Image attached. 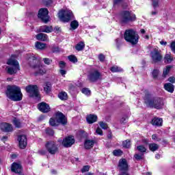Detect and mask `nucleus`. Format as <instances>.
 <instances>
[{"instance_id": "60", "label": "nucleus", "mask_w": 175, "mask_h": 175, "mask_svg": "<svg viewBox=\"0 0 175 175\" xmlns=\"http://www.w3.org/2000/svg\"><path fill=\"white\" fill-rule=\"evenodd\" d=\"M53 53H58V51H59V48L58 47H53L52 49Z\"/></svg>"}, {"instance_id": "51", "label": "nucleus", "mask_w": 175, "mask_h": 175, "mask_svg": "<svg viewBox=\"0 0 175 175\" xmlns=\"http://www.w3.org/2000/svg\"><path fill=\"white\" fill-rule=\"evenodd\" d=\"M116 46L118 50H120V47L121 46V40L120 38H118L116 40Z\"/></svg>"}, {"instance_id": "39", "label": "nucleus", "mask_w": 175, "mask_h": 175, "mask_svg": "<svg viewBox=\"0 0 175 175\" xmlns=\"http://www.w3.org/2000/svg\"><path fill=\"white\" fill-rule=\"evenodd\" d=\"M137 150L139 151V152H146V151H147V148L143 145L137 146Z\"/></svg>"}, {"instance_id": "40", "label": "nucleus", "mask_w": 175, "mask_h": 175, "mask_svg": "<svg viewBox=\"0 0 175 175\" xmlns=\"http://www.w3.org/2000/svg\"><path fill=\"white\" fill-rule=\"evenodd\" d=\"M45 132L46 135H49V136H54V130L51 128L46 129Z\"/></svg>"}, {"instance_id": "13", "label": "nucleus", "mask_w": 175, "mask_h": 175, "mask_svg": "<svg viewBox=\"0 0 175 175\" xmlns=\"http://www.w3.org/2000/svg\"><path fill=\"white\" fill-rule=\"evenodd\" d=\"M56 122L62 125H66L68 124V119L62 112H57L55 114Z\"/></svg>"}, {"instance_id": "32", "label": "nucleus", "mask_w": 175, "mask_h": 175, "mask_svg": "<svg viewBox=\"0 0 175 175\" xmlns=\"http://www.w3.org/2000/svg\"><path fill=\"white\" fill-rule=\"evenodd\" d=\"M79 28V22L77 21H72L70 23V29L72 31H75V29H77Z\"/></svg>"}, {"instance_id": "49", "label": "nucleus", "mask_w": 175, "mask_h": 175, "mask_svg": "<svg viewBox=\"0 0 175 175\" xmlns=\"http://www.w3.org/2000/svg\"><path fill=\"white\" fill-rule=\"evenodd\" d=\"M159 3V0H152V6L155 9V8H158Z\"/></svg>"}, {"instance_id": "1", "label": "nucleus", "mask_w": 175, "mask_h": 175, "mask_svg": "<svg viewBox=\"0 0 175 175\" xmlns=\"http://www.w3.org/2000/svg\"><path fill=\"white\" fill-rule=\"evenodd\" d=\"M145 96L144 97V103L146 105L147 107H150L151 109H162L163 107V99L160 97H152V95L150 94V92L146 90L144 92Z\"/></svg>"}, {"instance_id": "48", "label": "nucleus", "mask_w": 175, "mask_h": 175, "mask_svg": "<svg viewBox=\"0 0 175 175\" xmlns=\"http://www.w3.org/2000/svg\"><path fill=\"white\" fill-rule=\"evenodd\" d=\"M100 128H102L103 129H107V124L103 122H100L99 123Z\"/></svg>"}, {"instance_id": "38", "label": "nucleus", "mask_w": 175, "mask_h": 175, "mask_svg": "<svg viewBox=\"0 0 175 175\" xmlns=\"http://www.w3.org/2000/svg\"><path fill=\"white\" fill-rule=\"evenodd\" d=\"M122 146L123 147H124V148H129V147H131V140L126 139L122 143Z\"/></svg>"}, {"instance_id": "21", "label": "nucleus", "mask_w": 175, "mask_h": 175, "mask_svg": "<svg viewBox=\"0 0 175 175\" xmlns=\"http://www.w3.org/2000/svg\"><path fill=\"white\" fill-rule=\"evenodd\" d=\"M86 120L88 124H94V122L98 121V116L96 115L90 114L87 116Z\"/></svg>"}, {"instance_id": "53", "label": "nucleus", "mask_w": 175, "mask_h": 175, "mask_svg": "<svg viewBox=\"0 0 175 175\" xmlns=\"http://www.w3.org/2000/svg\"><path fill=\"white\" fill-rule=\"evenodd\" d=\"M128 121V116H124L121 120L120 122L121 124H125Z\"/></svg>"}, {"instance_id": "63", "label": "nucleus", "mask_w": 175, "mask_h": 175, "mask_svg": "<svg viewBox=\"0 0 175 175\" xmlns=\"http://www.w3.org/2000/svg\"><path fill=\"white\" fill-rule=\"evenodd\" d=\"M1 140L2 142H6V140H8V136H3Z\"/></svg>"}, {"instance_id": "26", "label": "nucleus", "mask_w": 175, "mask_h": 175, "mask_svg": "<svg viewBox=\"0 0 175 175\" xmlns=\"http://www.w3.org/2000/svg\"><path fill=\"white\" fill-rule=\"evenodd\" d=\"M15 128H23V124L20 119H17L16 118H14L12 121Z\"/></svg>"}, {"instance_id": "42", "label": "nucleus", "mask_w": 175, "mask_h": 175, "mask_svg": "<svg viewBox=\"0 0 175 175\" xmlns=\"http://www.w3.org/2000/svg\"><path fill=\"white\" fill-rule=\"evenodd\" d=\"M68 59L70 61V62H73L74 64L77 62V57L73 55L68 56Z\"/></svg>"}, {"instance_id": "55", "label": "nucleus", "mask_w": 175, "mask_h": 175, "mask_svg": "<svg viewBox=\"0 0 175 175\" xmlns=\"http://www.w3.org/2000/svg\"><path fill=\"white\" fill-rule=\"evenodd\" d=\"M96 133L102 136V135H103V131L100 129V128H97V129L96 130Z\"/></svg>"}, {"instance_id": "25", "label": "nucleus", "mask_w": 175, "mask_h": 175, "mask_svg": "<svg viewBox=\"0 0 175 175\" xmlns=\"http://www.w3.org/2000/svg\"><path fill=\"white\" fill-rule=\"evenodd\" d=\"M163 122L162 118H154L152 120L151 124L156 126H161Z\"/></svg>"}, {"instance_id": "11", "label": "nucleus", "mask_w": 175, "mask_h": 175, "mask_svg": "<svg viewBox=\"0 0 175 175\" xmlns=\"http://www.w3.org/2000/svg\"><path fill=\"white\" fill-rule=\"evenodd\" d=\"M28 64L33 68V69H36V68L40 67V62L38 59V57L33 55H30L28 57Z\"/></svg>"}, {"instance_id": "16", "label": "nucleus", "mask_w": 175, "mask_h": 175, "mask_svg": "<svg viewBox=\"0 0 175 175\" xmlns=\"http://www.w3.org/2000/svg\"><path fill=\"white\" fill-rule=\"evenodd\" d=\"M18 141L19 143L20 148L24 149L25 148V147H27V144H28V143L27 142V136L24 135H19L18 137Z\"/></svg>"}, {"instance_id": "57", "label": "nucleus", "mask_w": 175, "mask_h": 175, "mask_svg": "<svg viewBox=\"0 0 175 175\" xmlns=\"http://www.w3.org/2000/svg\"><path fill=\"white\" fill-rule=\"evenodd\" d=\"M38 152L40 154V155H46V154H47V151L45 150H40L38 151Z\"/></svg>"}, {"instance_id": "37", "label": "nucleus", "mask_w": 175, "mask_h": 175, "mask_svg": "<svg viewBox=\"0 0 175 175\" xmlns=\"http://www.w3.org/2000/svg\"><path fill=\"white\" fill-rule=\"evenodd\" d=\"M34 69H36L37 70V73L40 74V75H44V73L46 72L44 69H43V66H42V64H40V68H34Z\"/></svg>"}, {"instance_id": "31", "label": "nucleus", "mask_w": 175, "mask_h": 175, "mask_svg": "<svg viewBox=\"0 0 175 175\" xmlns=\"http://www.w3.org/2000/svg\"><path fill=\"white\" fill-rule=\"evenodd\" d=\"M84 47H85V44L83 42H80L75 46V49L77 51H81L84 50Z\"/></svg>"}, {"instance_id": "50", "label": "nucleus", "mask_w": 175, "mask_h": 175, "mask_svg": "<svg viewBox=\"0 0 175 175\" xmlns=\"http://www.w3.org/2000/svg\"><path fill=\"white\" fill-rule=\"evenodd\" d=\"M88 170H90V166L85 165L83 167L81 172H82V173H85V172H88Z\"/></svg>"}, {"instance_id": "17", "label": "nucleus", "mask_w": 175, "mask_h": 175, "mask_svg": "<svg viewBox=\"0 0 175 175\" xmlns=\"http://www.w3.org/2000/svg\"><path fill=\"white\" fill-rule=\"evenodd\" d=\"M38 109L42 113H49L50 111V105L46 103H40L38 104Z\"/></svg>"}, {"instance_id": "28", "label": "nucleus", "mask_w": 175, "mask_h": 175, "mask_svg": "<svg viewBox=\"0 0 175 175\" xmlns=\"http://www.w3.org/2000/svg\"><path fill=\"white\" fill-rule=\"evenodd\" d=\"M35 46L38 50H44V49H46V44L40 42H36Z\"/></svg>"}, {"instance_id": "64", "label": "nucleus", "mask_w": 175, "mask_h": 175, "mask_svg": "<svg viewBox=\"0 0 175 175\" xmlns=\"http://www.w3.org/2000/svg\"><path fill=\"white\" fill-rule=\"evenodd\" d=\"M152 138L153 140H158V137H157V135H155V134L152 135Z\"/></svg>"}, {"instance_id": "6", "label": "nucleus", "mask_w": 175, "mask_h": 175, "mask_svg": "<svg viewBox=\"0 0 175 175\" xmlns=\"http://www.w3.org/2000/svg\"><path fill=\"white\" fill-rule=\"evenodd\" d=\"M58 17L61 21L63 23H69L70 20L75 18L73 15V12L71 10H61L58 13Z\"/></svg>"}, {"instance_id": "12", "label": "nucleus", "mask_w": 175, "mask_h": 175, "mask_svg": "<svg viewBox=\"0 0 175 175\" xmlns=\"http://www.w3.org/2000/svg\"><path fill=\"white\" fill-rule=\"evenodd\" d=\"M88 79L92 83H95V81H98L100 79H102V74H100L98 70H92L88 76Z\"/></svg>"}, {"instance_id": "27", "label": "nucleus", "mask_w": 175, "mask_h": 175, "mask_svg": "<svg viewBox=\"0 0 175 175\" xmlns=\"http://www.w3.org/2000/svg\"><path fill=\"white\" fill-rule=\"evenodd\" d=\"M58 98L61 100H68V94L65 92H61L58 94Z\"/></svg>"}, {"instance_id": "36", "label": "nucleus", "mask_w": 175, "mask_h": 175, "mask_svg": "<svg viewBox=\"0 0 175 175\" xmlns=\"http://www.w3.org/2000/svg\"><path fill=\"white\" fill-rule=\"evenodd\" d=\"M111 72H113V73H116L117 72H122V68L117 66H113L110 68Z\"/></svg>"}, {"instance_id": "44", "label": "nucleus", "mask_w": 175, "mask_h": 175, "mask_svg": "<svg viewBox=\"0 0 175 175\" xmlns=\"http://www.w3.org/2000/svg\"><path fill=\"white\" fill-rule=\"evenodd\" d=\"M42 61H44V63L46 65H50V64H51V62H53V60L49 58H43Z\"/></svg>"}, {"instance_id": "15", "label": "nucleus", "mask_w": 175, "mask_h": 175, "mask_svg": "<svg viewBox=\"0 0 175 175\" xmlns=\"http://www.w3.org/2000/svg\"><path fill=\"white\" fill-rule=\"evenodd\" d=\"M118 167L119 172H124L129 170V165H128V161L125 159H122L119 161Z\"/></svg>"}, {"instance_id": "29", "label": "nucleus", "mask_w": 175, "mask_h": 175, "mask_svg": "<svg viewBox=\"0 0 175 175\" xmlns=\"http://www.w3.org/2000/svg\"><path fill=\"white\" fill-rule=\"evenodd\" d=\"M172 61H173V57H172V55L169 53L165 54L164 57V62L165 64H171Z\"/></svg>"}, {"instance_id": "34", "label": "nucleus", "mask_w": 175, "mask_h": 175, "mask_svg": "<svg viewBox=\"0 0 175 175\" xmlns=\"http://www.w3.org/2000/svg\"><path fill=\"white\" fill-rule=\"evenodd\" d=\"M170 69H172L171 66H167L165 68L163 69V77H166V76H167V75L170 72Z\"/></svg>"}, {"instance_id": "46", "label": "nucleus", "mask_w": 175, "mask_h": 175, "mask_svg": "<svg viewBox=\"0 0 175 175\" xmlns=\"http://www.w3.org/2000/svg\"><path fill=\"white\" fill-rule=\"evenodd\" d=\"M143 157H144L143 154H135V158L137 161H140V160L143 159Z\"/></svg>"}, {"instance_id": "33", "label": "nucleus", "mask_w": 175, "mask_h": 175, "mask_svg": "<svg viewBox=\"0 0 175 175\" xmlns=\"http://www.w3.org/2000/svg\"><path fill=\"white\" fill-rule=\"evenodd\" d=\"M159 148V145L157 144H149V149L150 150V151H152L153 152L154 151H157Z\"/></svg>"}, {"instance_id": "54", "label": "nucleus", "mask_w": 175, "mask_h": 175, "mask_svg": "<svg viewBox=\"0 0 175 175\" xmlns=\"http://www.w3.org/2000/svg\"><path fill=\"white\" fill-rule=\"evenodd\" d=\"M105 57L102 53L98 55V59L100 61V62H103V61H105Z\"/></svg>"}, {"instance_id": "43", "label": "nucleus", "mask_w": 175, "mask_h": 175, "mask_svg": "<svg viewBox=\"0 0 175 175\" xmlns=\"http://www.w3.org/2000/svg\"><path fill=\"white\" fill-rule=\"evenodd\" d=\"M152 75L153 79H158V76L159 75V70L157 69L154 70L152 71Z\"/></svg>"}, {"instance_id": "62", "label": "nucleus", "mask_w": 175, "mask_h": 175, "mask_svg": "<svg viewBox=\"0 0 175 175\" xmlns=\"http://www.w3.org/2000/svg\"><path fill=\"white\" fill-rule=\"evenodd\" d=\"M160 44H161V46H166V44H167V42H165L163 40H161L160 42Z\"/></svg>"}, {"instance_id": "24", "label": "nucleus", "mask_w": 175, "mask_h": 175, "mask_svg": "<svg viewBox=\"0 0 175 175\" xmlns=\"http://www.w3.org/2000/svg\"><path fill=\"white\" fill-rule=\"evenodd\" d=\"M164 88L165 91H167L171 94H173V92H174V85L170 83H165L164 85Z\"/></svg>"}, {"instance_id": "56", "label": "nucleus", "mask_w": 175, "mask_h": 175, "mask_svg": "<svg viewBox=\"0 0 175 175\" xmlns=\"http://www.w3.org/2000/svg\"><path fill=\"white\" fill-rule=\"evenodd\" d=\"M168 81L170 83H172V84L175 83V77H171L168 79Z\"/></svg>"}, {"instance_id": "61", "label": "nucleus", "mask_w": 175, "mask_h": 175, "mask_svg": "<svg viewBox=\"0 0 175 175\" xmlns=\"http://www.w3.org/2000/svg\"><path fill=\"white\" fill-rule=\"evenodd\" d=\"M60 74L62 76H64V75H66V71L64 70L61 69L60 70Z\"/></svg>"}, {"instance_id": "59", "label": "nucleus", "mask_w": 175, "mask_h": 175, "mask_svg": "<svg viewBox=\"0 0 175 175\" xmlns=\"http://www.w3.org/2000/svg\"><path fill=\"white\" fill-rule=\"evenodd\" d=\"M121 2H122V0H114L113 5H119Z\"/></svg>"}, {"instance_id": "22", "label": "nucleus", "mask_w": 175, "mask_h": 175, "mask_svg": "<svg viewBox=\"0 0 175 175\" xmlns=\"http://www.w3.org/2000/svg\"><path fill=\"white\" fill-rule=\"evenodd\" d=\"M39 31L40 32H45L46 33H50L53 32V27L47 25L41 26Z\"/></svg>"}, {"instance_id": "8", "label": "nucleus", "mask_w": 175, "mask_h": 175, "mask_svg": "<svg viewBox=\"0 0 175 175\" xmlns=\"http://www.w3.org/2000/svg\"><path fill=\"white\" fill-rule=\"evenodd\" d=\"M46 150L51 155H55L58 152V146L54 141H49L45 144Z\"/></svg>"}, {"instance_id": "47", "label": "nucleus", "mask_w": 175, "mask_h": 175, "mask_svg": "<svg viewBox=\"0 0 175 175\" xmlns=\"http://www.w3.org/2000/svg\"><path fill=\"white\" fill-rule=\"evenodd\" d=\"M59 66L60 69H64L65 68V66H66V63H65V62H64V61H61L59 63Z\"/></svg>"}, {"instance_id": "4", "label": "nucleus", "mask_w": 175, "mask_h": 175, "mask_svg": "<svg viewBox=\"0 0 175 175\" xmlns=\"http://www.w3.org/2000/svg\"><path fill=\"white\" fill-rule=\"evenodd\" d=\"M139 34L135 30L130 29H127L124 32V40L126 42L131 43L133 46L137 44L139 42Z\"/></svg>"}, {"instance_id": "10", "label": "nucleus", "mask_w": 175, "mask_h": 175, "mask_svg": "<svg viewBox=\"0 0 175 175\" xmlns=\"http://www.w3.org/2000/svg\"><path fill=\"white\" fill-rule=\"evenodd\" d=\"M38 18H40L43 23L47 24L50 20V16H49V10L47 8H41L38 11Z\"/></svg>"}, {"instance_id": "7", "label": "nucleus", "mask_w": 175, "mask_h": 175, "mask_svg": "<svg viewBox=\"0 0 175 175\" xmlns=\"http://www.w3.org/2000/svg\"><path fill=\"white\" fill-rule=\"evenodd\" d=\"M30 98H39V88L36 85H29L25 88Z\"/></svg>"}, {"instance_id": "52", "label": "nucleus", "mask_w": 175, "mask_h": 175, "mask_svg": "<svg viewBox=\"0 0 175 175\" xmlns=\"http://www.w3.org/2000/svg\"><path fill=\"white\" fill-rule=\"evenodd\" d=\"M172 51L175 54V41L172 42L170 44Z\"/></svg>"}, {"instance_id": "23", "label": "nucleus", "mask_w": 175, "mask_h": 175, "mask_svg": "<svg viewBox=\"0 0 175 175\" xmlns=\"http://www.w3.org/2000/svg\"><path fill=\"white\" fill-rule=\"evenodd\" d=\"M94 144H95V140L88 139L85 142L84 146L86 150H90L94 147Z\"/></svg>"}, {"instance_id": "2", "label": "nucleus", "mask_w": 175, "mask_h": 175, "mask_svg": "<svg viewBox=\"0 0 175 175\" xmlns=\"http://www.w3.org/2000/svg\"><path fill=\"white\" fill-rule=\"evenodd\" d=\"M5 95L8 99L13 100L14 102H20V100H23L21 88L16 85H10L7 86Z\"/></svg>"}, {"instance_id": "58", "label": "nucleus", "mask_w": 175, "mask_h": 175, "mask_svg": "<svg viewBox=\"0 0 175 175\" xmlns=\"http://www.w3.org/2000/svg\"><path fill=\"white\" fill-rule=\"evenodd\" d=\"M118 175H129V173H128V171H120Z\"/></svg>"}, {"instance_id": "19", "label": "nucleus", "mask_w": 175, "mask_h": 175, "mask_svg": "<svg viewBox=\"0 0 175 175\" xmlns=\"http://www.w3.org/2000/svg\"><path fill=\"white\" fill-rule=\"evenodd\" d=\"M0 129L3 131V132H12L13 126L12 124L8 123H1L0 125Z\"/></svg>"}, {"instance_id": "14", "label": "nucleus", "mask_w": 175, "mask_h": 175, "mask_svg": "<svg viewBox=\"0 0 175 175\" xmlns=\"http://www.w3.org/2000/svg\"><path fill=\"white\" fill-rule=\"evenodd\" d=\"M75 137L68 136L63 139L62 144L64 147H66V148H69V147H72V146L75 144Z\"/></svg>"}, {"instance_id": "30", "label": "nucleus", "mask_w": 175, "mask_h": 175, "mask_svg": "<svg viewBox=\"0 0 175 175\" xmlns=\"http://www.w3.org/2000/svg\"><path fill=\"white\" fill-rule=\"evenodd\" d=\"M44 91L46 92V94H49L50 91H51V83L50 82H46L44 85Z\"/></svg>"}, {"instance_id": "41", "label": "nucleus", "mask_w": 175, "mask_h": 175, "mask_svg": "<svg viewBox=\"0 0 175 175\" xmlns=\"http://www.w3.org/2000/svg\"><path fill=\"white\" fill-rule=\"evenodd\" d=\"M113 154L115 157H121L122 155V151L121 150H115L113 152Z\"/></svg>"}, {"instance_id": "45", "label": "nucleus", "mask_w": 175, "mask_h": 175, "mask_svg": "<svg viewBox=\"0 0 175 175\" xmlns=\"http://www.w3.org/2000/svg\"><path fill=\"white\" fill-rule=\"evenodd\" d=\"M81 92L82 94H85V95H90L91 94V91L88 88H83Z\"/></svg>"}, {"instance_id": "9", "label": "nucleus", "mask_w": 175, "mask_h": 175, "mask_svg": "<svg viewBox=\"0 0 175 175\" xmlns=\"http://www.w3.org/2000/svg\"><path fill=\"white\" fill-rule=\"evenodd\" d=\"M150 56L152 58V64H158L163 59V56L162 53L158 49H154L150 52Z\"/></svg>"}, {"instance_id": "35", "label": "nucleus", "mask_w": 175, "mask_h": 175, "mask_svg": "<svg viewBox=\"0 0 175 175\" xmlns=\"http://www.w3.org/2000/svg\"><path fill=\"white\" fill-rule=\"evenodd\" d=\"M49 124L51 126H58L59 123L57 122V118H55V119L51 118L49 120Z\"/></svg>"}, {"instance_id": "18", "label": "nucleus", "mask_w": 175, "mask_h": 175, "mask_svg": "<svg viewBox=\"0 0 175 175\" xmlns=\"http://www.w3.org/2000/svg\"><path fill=\"white\" fill-rule=\"evenodd\" d=\"M12 172H14V173H21V170H23V167L21 166V164L17 163H13L11 167Z\"/></svg>"}, {"instance_id": "20", "label": "nucleus", "mask_w": 175, "mask_h": 175, "mask_svg": "<svg viewBox=\"0 0 175 175\" xmlns=\"http://www.w3.org/2000/svg\"><path fill=\"white\" fill-rule=\"evenodd\" d=\"M37 40H40L41 42H49V36L47 34L43 33H40L36 35Z\"/></svg>"}, {"instance_id": "3", "label": "nucleus", "mask_w": 175, "mask_h": 175, "mask_svg": "<svg viewBox=\"0 0 175 175\" xmlns=\"http://www.w3.org/2000/svg\"><path fill=\"white\" fill-rule=\"evenodd\" d=\"M136 20V14L132 11L123 10L119 14L120 24H129V23H134Z\"/></svg>"}, {"instance_id": "5", "label": "nucleus", "mask_w": 175, "mask_h": 175, "mask_svg": "<svg viewBox=\"0 0 175 175\" xmlns=\"http://www.w3.org/2000/svg\"><path fill=\"white\" fill-rule=\"evenodd\" d=\"M7 65L10 66L6 67L8 75H16L20 70V64L16 59H9Z\"/></svg>"}]
</instances>
